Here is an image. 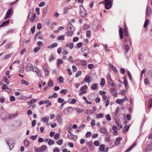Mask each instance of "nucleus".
<instances>
[{
  "label": "nucleus",
  "instance_id": "obj_46",
  "mask_svg": "<svg viewBox=\"0 0 152 152\" xmlns=\"http://www.w3.org/2000/svg\"><path fill=\"white\" fill-rule=\"evenodd\" d=\"M97 84L96 83L94 84L91 86V88L93 90H94L96 88Z\"/></svg>",
  "mask_w": 152,
  "mask_h": 152
},
{
  "label": "nucleus",
  "instance_id": "obj_56",
  "mask_svg": "<svg viewBox=\"0 0 152 152\" xmlns=\"http://www.w3.org/2000/svg\"><path fill=\"white\" fill-rule=\"evenodd\" d=\"M92 28L94 31H96L97 30L98 28L94 23L92 25Z\"/></svg>",
  "mask_w": 152,
  "mask_h": 152
},
{
  "label": "nucleus",
  "instance_id": "obj_33",
  "mask_svg": "<svg viewBox=\"0 0 152 152\" xmlns=\"http://www.w3.org/2000/svg\"><path fill=\"white\" fill-rule=\"evenodd\" d=\"M122 79L123 80V83L124 84L126 87H127L128 82L126 79L124 77H123Z\"/></svg>",
  "mask_w": 152,
  "mask_h": 152
},
{
  "label": "nucleus",
  "instance_id": "obj_42",
  "mask_svg": "<svg viewBox=\"0 0 152 152\" xmlns=\"http://www.w3.org/2000/svg\"><path fill=\"white\" fill-rule=\"evenodd\" d=\"M3 81L5 83L8 84H9L10 83L9 81L5 76H4L3 77Z\"/></svg>",
  "mask_w": 152,
  "mask_h": 152
},
{
  "label": "nucleus",
  "instance_id": "obj_16",
  "mask_svg": "<svg viewBox=\"0 0 152 152\" xmlns=\"http://www.w3.org/2000/svg\"><path fill=\"white\" fill-rule=\"evenodd\" d=\"M151 10L150 7L148 6L146 8V14L149 17L151 14Z\"/></svg>",
  "mask_w": 152,
  "mask_h": 152
},
{
  "label": "nucleus",
  "instance_id": "obj_3",
  "mask_svg": "<svg viewBox=\"0 0 152 152\" xmlns=\"http://www.w3.org/2000/svg\"><path fill=\"white\" fill-rule=\"evenodd\" d=\"M13 12V10L12 8H11L9 9L7 12L4 18L6 20L12 16Z\"/></svg>",
  "mask_w": 152,
  "mask_h": 152
},
{
  "label": "nucleus",
  "instance_id": "obj_44",
  "mask_svg": "<svg viewBox=\"0 0 152 152\" xmlns=\"http://www.w3.org/2000/svg\"><path fill=\"white\" fill-rule=\"evenodd\" d=\"M105 83V81L104 80V78H102L101 79V82L100 83V85L102 86H103L104 85Z\"/></svg>",
  "mask_w": 152,
  "mask_h": 152
},
{
  "label": "nucleus",
  "instance_id": "obj_18",
  "mask_svg": "<svg viewBox=\"0 0 152 152\" xmlns=\"http://www.w3.org/2000/svg\"><path fill=\"white\" fill-rule=\"evenodd\" d=\"M72 8V7L70 5L68 6L65 7L63 13L64 14H66L69 11V10L71 9Z\"/></svg>",
  "mask_w": 152,
  "mask_h": 152
},
{
  "label": "nucleus",
  "instance_id": "obj_60",
  "mask_svg": "<svg viewBox=\"0 0 152 152\" xmlns=\"http://www.w3.org/2000/svg\"><path fill=\"white\" fill-rule=\"evenodd\" d=\"M64 79L62 76H60L59 77V80L60 82L61 83H63L64 81Z\"/></svg>",
  "mask_w": 152,
  "mask_h": 152
},
{
  "label": "nucleus",
  "instance_id": "obj_48",
  "mask_svg": "<svg viewBox=\"0 0 152 152\" xmlns=\"http://www.w3.org/2000/svg\"><path fill=\"white\" fill-rule=\"evenodd\" d=\"M81 71H78L75 75V77L76 78H77L80 75H81Z\"/></svg>",
  "mask_w": 152,
  "mask_h": 152
},
{
  "label": "nucleus",
  "instance_id": "obj_12",
  "mask_svg": "<svg viewBox=\"0 0 152 152\" xmlns=\"http://www.w3.org/2000/svg\"><path fill=\"white\" fill-rule=\"evenodd\" d=\"M125 42L130 45H132L130 38L129 36H126L124 37Z\"/></svg>",
  "mask_w": 152,
  "mask_h": 152
},
{
  "label": "nucleus",
  "instance_id": "obj_57",
  "mask_svg": "<svg viewBox=\"0 0 152 152\" xmlns=\"http://www.w3.org/2000/svg\"><path fill=\"white\" fill-rule=\"evenodd\" d=\"M39 69L37 67H33L31 70L34 72H37Z\"/></svg>",
  "mask_w": 152,
  "mask_h": 152
},
{
  "label": "nucleus",
  "instance_id": "obj_43",
  "mask_svg": "<svg viewBox=\"0 0 152 152\" xmlns=\"http://www.w3.org/2000/svg\"><path fill=\"white\" fill-rule=\"evenodd\" d=\"M21 83L22 84H25L26 86H28V83L25 81V80H23L21 81Z\"/></svg>",
  "mask_w": 152,
  "mask_h": 152
},
{
  "label": "nucleus",
  "instance_id": "obj_7",
  "mask_svg": "<svg viewBox=\"0 0 152 152\" xmlns=\"http://www.w3.org/2000/svg\"><path fill=\"white\" fill-rule=\"evenodd\" d=\"M110 90L111 93L114 96L116 97L117 96V91L115 88L112 87L110 89Z\"/></svg>",
  "mask_w": 152,
  "mask_h": 152
},
{
  "label": "nucleus",
  "instance_id": "obj_40",
  "mask_svg": "<svg viewBox=\"0 0 152 152\" xmlns=\"http://www.w3.org/2000/svg\"><path fill=\"white\" fill-rule=\"evenodd\" d=\"M67 137L69 139L72 140H75V139L74 137V135L72 134H68Z\"/></svg>",
  "mask_w": 152,
  "mask_h": 152
},
{
  "label": "nucleus",
  "instance_id": "obj_45",
  "mask_svg": "<svg viewBox=\"0 0 152 152\" xmlns=\"http://www.w3.org/2000/svg\"><path fill=\"white\" fill-rule=\"evenodd\" d=\"M65 36L64 35H61L58 37V39L59 40H64V37Z\"/></svg>",
  "mask_w": 152,
  "mask_h": 152
},
{
  "label": "nucleus",
  "instance_id": "obj_50",
  "mask_svg": "<svg viewBox=\"0 0 152 152\" xmlns=\"http://www.w3.org/2000/svg\"><path fill=\"white\" fill-rule=\"evenodd\" d=\"M81 64L83 66H85L86 65V61L81 60L80 61Z\"/></svg>",
  "mask_w": 152,
  "mask_h": 152
},
{
  "label": "nucleus",
  "instance_id": "obj_32",
  "mask_svg": "<svg viewBox=\"0 0 152 152\" xmlns=\"http://www.w3.org/2000/svg\"><path fill=\"white\" fill-rule=\"evenodd\" d=\"M149 23V20L148 19H146L145 21V22L144 25V27L145 28H147V26L148 25Z\"/></svg>",
  "mask_w": 152,
  "mask_h": 152
},
{
  "label": "nucleus",
  "instance_id": "obj_54",
  "mask_svg": "<svg viewBox=\"0 0 152 152\" xmlns=\"http://www.w3.org/2000/svg\"><path fill=\"white\" fill-rule=\"evenodd\" d=\"M83 99L85 101L86 103L89 104H92V102H89L88 101L86 98V97L85 96L83 97Z\"/></svg>",
  "mask_w": 152,
  "mask_h": 152
},
{
  "label": "nucleus",
  "instance_id": "obj_41",
  "mask_svg": "<svg viewBox=\"0 0 152 152\" xmlns=\"http://www.w3.org/2000/svg\"><path fill=\"white\" fill-rule=\"evenodd\" d=\"M85 113L86 114L90 115L92 114L93 112L91 110L88 109L85 111Z\"/></svg>",
  "mask_w": 152,
  "mask_h": 152
},
{
  "label": "nucleus",
  "instance_id": "obj_30",
  "mask_svg": "<svg viewBox=\"0 0 152 152\" xmlns=\"http://www.w3.org/2000/svg\"><path fill=\"white\" fill-rule=\"evenodd\" d=\"M84 80L88 83H90L91 81V79L89 76L87 75L86 76L84 79Z\"/></svg>",
  "mask_w": 152,
  "mask_h": 152
},
{
  "label": "nucleus",
  "instance_id": "obj_34",
  "mask_svg": "<svg viewBox=\"0 0 152 152\" xmlns=\"http://www.w3.org/2000/svg\"><path fill=\"white\" fill-rule=\"evenodd\" d=\"M63 63V61L62 59H58L57 61V65L58 67Z\"/></svg>",
  "mask_w": 152,
  "mask_h": 152
},
{
  "label": "nucleus",
  "instance_id": "obj_1",
  "mask_svg": "<svg viewBox=\"0 0 152 152\" xmlns=\"http://www.w3.org/2000/svg\"><path fill=\"white\" fill-rule=\"evenodd\" d=\"M113 1L104 0L103 2L105 3V8L106 9L109 10L111 8L113 4Z\"/></svg>",
  "mask_w": 152,
  "mask_h": 152
},
{
  "label": "nucleus",
  "instance_id": "obj_21",
  "mask_svg": "<svg viewBox=\"0 0 152 152\" xmlns=\"http://www.w3.org/2000/svg\"><path fill=\"white\" fill-rule=\"evenodd\" d=\"M10 23V20H8L4 22L0 25V28L7 26Z\"/></svg>",
  "mask_w": 152,
  "mask_h": 152
},
{
  "label": "nucleus",
  "instance_id": "obj_10",
  "mask_svg": "<svg viewBox=\"0 0 152 152\" xmlns=\"http://www.w3.org/2000/svg\"><path fill=\"white\" fill-rule=\"evenodd\" d=\"M107 79L108 80V84L109 85L111 86H114V82L112 80V79L110 76H109L107 77Z\"/></svg>",
  "mask_w": 152,
  "mask_h": 152
},
{
  "label": "nucleus",
  "instance_id": "obj_2",
  "mask_svg": "<svg viewBox=\"0 0 152 152\" xmlns=\"http://www.w3.org/2000/svg\"><path fill=\"white\" fill-rule=\"evenodd\" d=\"M27 18L29 20H31L32 22H34L37 20V17L36 16L35 14L33 15L32 13H31V12L29 15L27 17Z\"/></svg>",
  "mask_w": 152,
  "mask_h": 152
},
{
  "label": "nucleus",
  "instance_id": "obj_19",
  "mask_svg": "<svg viewBox=\"0 0 152 152\" xmlns=\"http://www.w3.org/2000/svg\"><path fill=\"white\" fill-rule=\"evenodd\" d=\"M136 143L135 142H134L130 146L129 148H128L125 151V152H129L130 151L133 149V148L136 146Z\"/></svg>",
  "mask_w": 152,
  "mask_h": 152
},
{
  "label": "nucleus",
  "instance_id": "obj_59",
  "mask_svg": "<svg viewBox=\"0 0 152 152\" xmlns=\"http://www.w3.org/2000/svg\"><path fill=\"white\" fill-rule=\"evenodd\" d=\"M67 60L71 63H73L74 62V61L72 56H70L69 58L67 59Z\"/></svg>",
  "mask_w": 152,
  "mask_h": 152
},
{
  "label": "nucleus",
  "instance_id": "obj_15",
  "mask_svg": "<svg viewBox=\"0 0 152 152\" xmlns=\"http://www.w3.org/2000/svg\"><path fill=\"white\" fill-rule=\"evenodd\" d=\"M99 131L101 133L103 134H106L108 133L107 128L105 127L101 128L99 129Z\"/></svg>",
  "mask_w": 152,
  "mask_h": 152
},
{
  "label": "nucleus",
  "instance_id": "obj_47",
  "mask_svg": "<svg viewBox=\"0 0 152 152\" xmlns=\"http://www.w3.org/2000/svg\"><path fill=\"white\" fill-rule=\"evenodd\" d=\"M41 148L43 151L47 150L48 149L47 146L45 145H42Z\"/></svg>",
  "mask_w": 152,
  "mask_h": 152
},
{
  "label": "nucleus",
  "instance_id": "obj_27",
  "mask_svg": "<svg viewBox=\"0 0 152 152\" xmlns=\"http://www.w3.org/2000/svg\"><path fill=\"white\" fill-rule=\"evenodd\" d=\"M147 72L148 77L152 79V70H149L147 71Z\"/></svg>",
  "mask_w": 152,
  "mask_h": 152
},
{
  "label": "nucleus",
  "instance_id": "obj_39",
  "mask_svg": "<svg viewBox=\"0 0 152 152\" xmlns=\"http://www.w3.org/2000/svg\"><path fill=\"white\" fill-rule=\"evenodd\" d=\"M24 145L25 146L28 147L29 144V142L28 140H26L24 141Z\"/></svg>",
  "mask_w": 152,
  "mask_h": 152
},
{
  "label": "nucleus",
  "instance_id": "obj_58",
  "mask_svg": "<svg viewBox=\"0 0 152 152\" xmlns=\"http://www.w3.org/2000/svg\"><path fill=\"white\" fill-rule=\"evenodd\" d=\"M91 133L90 132H88L86 134V138H89L90 137L91 135Z\"/></svg>",
  "mask_w": 152,
  "mask_h": 152
},
{
  "label": "nucleus",
  "instance_id": "obj_4",
  "mask_svg": "<svg viewBox=\"0 0 152 152\" xmlns=\"http://www.w3.org/2000/svg\"><path fill=\"white\" fill-rule=\"evenodd\" d=\"M6 140L7 144L10 148V150H11V148L13 147L14 146L13 143L12 142L13 139H12L11 140H9L8 139H6Z\"/></svg>",
  "mask_w": 152,
  "mask_h": 152
},
{
  "label": "nucleus",
  "instance_id": "obj_63",
  "mask_svg": "<svg viewBox=\"0 0 152 152\" xmlns=\"http://www.w3.org/2000/svg\"><path fill=\"white\" fill-rule=\"evenodd\" d=\"M41 48L40 46H38L35 48L34 49V51L35 52H37L41 49Z\"/></svg>",
  "mask_w": 152,
  "mask_h": 152
},
{
  "label": "nucleus",
  "instance_id": "obj_38",
  "mask_svg": "<svg viewBox=\"0 0 152 152\" xmlns=\"http://www.w3.org/2000/svg\"><path fill=\"white\" fill-rule=\"evenodd\" d=\"M49 100H47L44 101H42L39 102V103L40 105H41L43 104L46 103L48 102H49Z\"/></svg>",
  "mask_w": 152,
  "mask_h": 152
},
{
  "label": "nucleus",
  "instance_id": "obj_52",
  "mask_svg": "<svg viewBox=\"0 0 152 152\" xmlns=\"http://www.w3.org/2000/svg\"><path fill=\"white\" fill-rule=\"evenodd\" d=\"M63 140L62 139H60L56 142L57 144L59 145H61L63 143Z\"/></svg>",
  "mask_w": 152,
  "mask_h": 152
},
{
  "label": "nucleus",
  "instance_id": "obj_17",
  "mask_svg": "<svg viewBox=\"0 0 152 152\" xmlns=\"http://www.w3.org/2000/svg\"><path fill=\"white\" fill-rule=\"evenodd\" d=\"M128 44H125L124 45V50L125 51V53H126L129 51L130 48L128 45Z\"/></svg>",
  "mask_w": 152,
  "mask_h": 152
},
{
  "label": "nucleus",
  "instance_id": "obj_55",
  "mask_svg": "<svg viewBox=\"0 0 152 152\" xmlns=\"http://www.w3.org/2000/svg\"><path fill=\"white\" fill-rule=\"evenodd\" d=\"M38 136L37 135H33L30 136V138L32 140H36L37 138V137Z\"/></svg>",
  "mask_w": 152,
  "mask_h": 152
},
{
  "label": "nucleus",
  "instance_id": "obj_11",
  "mask_svg": "<svg viewBox=\"0 0 152 152\" xmlns=\"http://www.w3.org/2000/svg\"><path fill=\"white\" fill-rule=\"evenodd\" d=\"M33 67V65L30 63L27 64L26 65V69L27 71H29L31 70L32 69Z\"/></svg>",
  "mask_w": 152,
  "mask_h": 152
},
{
  "label": "nucleus",
  "instance_id": "obj_6",
  "mask_svg": "<svg viewBox=\"0 0 152 152\" xmlns=\"http://www.w3.org/2000/svg\"><path fill=\"white\" fill-rule=\"evenodd\" d=\"M80 16L83 17L85 18L86 16L87 15L86 12L84 8H83L82 9H80Z\"/></svg>",
  "mask_w": 152,
  "mask_h": 152
},
{
  "label": "nucleus",
  "instance_id": "obj_28",
  "mask_svg": "<svg viewBox=\"0 0 152 152\" xmlns=\"http://www.w3.org/2000/svg\"><path fill=\"white\" fill-rule=\"evenodd\" d=\"M106 135L105 136V139L106 141L109 142L110 140V134L109 133L106 134Z\"/></svg>",
  "mask_w": 152,
  "mask_h": 152
},
{
  "label": "nucleus",
  "instance_id": "obj_14",
  "mask_svg": "<svg viewBox=\"0 0 152 152\" xmlns=\"http://www.w3.org/2000/svg\"><path fill=\"white\" fill-rule=\"evenodd\" d=\"M81 50L84 53H89L90 52L89 48L87 47H82L81 48Z\"/></svg>",
  "mask_w": 152,
  "mask_h": 152
},
{
  "label": "nucleus",
  "instance_id": "obj_62",
  "mask_svg": "<svg viewBox=\"0 0 152 152\" xmlns=\"http://www.w3.org/2000/svg\"><path fill=\"white\" fill-rule=\"evenodd\" d=\"M60 137V134H59L57 133L54 137V138L56 140L58 139Z\"/></svg>",
  "mask_w": 152,
  "mask_h": 152
},
{
  "label": "nucleus",
  "instance_id": "obj_22",
  "mask_svg": "<svg viewBox=\"0 0 152 152\" xmlns=\"http://www.w3.org/2000/svg\"><path fill=\"white\" fill-rule=\"evenodd\" d=\"M49 118L48 116L45 117L41 119V121H43L45 123H48V121H49Z\"/></svg>",
  "mask_w": 152,
  "mask_h": 152
},
{
  "label": "nucleus",
  "instance_id": "obj_51",
  "mask_svg": "<svg viewBox=\"0 0 152 152\" xmlns=\"http://www.w3.org/2000/svg\"><path fill=\"white\" fill-rule=\"evenodd\" d=\"M54 141L53 140L50 139L49 141H48V144L49 145H51L54 143Z\"/></svg>",
  "mask_w": 152,
  "mask_h": 152
},
{
  "label": "nucleus",
  "instance_id": "obj_29",
  "mask_svg": "<svg viewBox=\"0 0 152 152\" xmlns=\"http://www.w3.org/2000/svg\"><path fill=\"white\" fill-rule=\"evenodd\" d=\"M37 101V100L36 99H33L29 102H27V104L28 105H30V104H32Z\"/></svg>",
  "mask_w": 152,
  "mask_h": 152
},
{
  "label": "nucleus",
  "instance_id": "obj_24",
  "mask_svg": "<svg viewBox=\"0 0 152 152\" xmlns=\"http://www.w3.org/2000/svg\"><path fill=\"white\" fill-rule=\"evenodd\" d=\"M43 68L44 71V73L45 75H49V71L48 70L47 68H46L45 65H44L43 66Z\"/></svg>",
  "mask_w": 152,
  "mask_h": 152
},
{
  "label": "nucleus",
  "instance_id": "obj_23",
  "mask_svg": "<svg viewBox=\"0 0 152 152\" xmlns=\"http://www.w3.org/2000/svg\"><path fill=\"white\" fill-rule=\"evenodd\" d=\"M119 34L120 38L122 39L123 37V29L121 27L120 28L119 30Z\"/></svg>",
  "mask_w": 152,
  "mask_h": 152
},
{
  "label": "nucleus",
  "instance_id": "obj_64",
  "mask_svg": "<svg viewBox=\"0 0 152 152\" xmlns=\"http://www.w3.org/2000/svg\"><path fill=\"white\" fill-rule=\"evenodd\" d=\"M42 27V25L40 23H38L37 24V28L38 30L40 29Z\"/></svg>",
  "mask_w": 152,
  "mask_h": 152
},
{
  "label": "nucleus",
  "instance_id": "obj_53",
  "mask_svg": "<svg viewBox=\"0 0 152 152\" xmlns=\"http://www.w3.org/2000/svg\"><path fill=\"white\" fill-rule=\"evenodd\" d=\"M104 116V115L102 113H99L96 115V118H102Z\"/></svg>",
  "mask_w": 152,
  "mask_h": 152
},
{
  "label": "nucleus",
  "instance_id": "obj_49",
  "mask_svg": "<svg viewBox=\"0 0 152 152\" xmlns=\"http://www.w3.org/2000/svg\"><path fill=\"white\" fill-rule=\"evenodd\" d=\"M12 45V43H9L7 44L5 46V48L6 49H9L11 47V46Z\"/></svg>",
  "mask_w": 152,
  "mask_h": 152
},
{
  "label": "nucleus",
  "instance_id": "obj_31",
  "mask_svg": "<svg viewBox=\"0 0 152 152\" xmlns=\"http://www.w3.org/2000/svg\"><path fill=\"white\" fill-rule=\"evenodd\" d=\"M66 46L67 47L71 49H72L74 47V44L73 43H67L66 44Z\"/></svg>",
  "mask_w": 152,
  "mask_h": 152
},
{
  "label": "nucleus",
  "instance_id": "obj_61",
  "mask_svg": "<svg viewBox=\"0 0 152 152\" xmlns=\"http://www.w3.org/2000/svg\"><path fill=\"white\" fill-rule=\"evenodd\" d=\"M88 147L90 150L91 151H92L94 149L93 145L92 144V143H90L89 144Z\"/></svg>",
  "mask_w": 152,
  "mask_h": 152
},
{
  "label": "nucleus",
  "instance_id": "obj_36",
  "mask_svg": "<svg viewBox=\"0 0 152 152\" xmlns=\"http://www.w3.org/2000/svg\"><path fill=\"white\" fill-rule=\"evenodd\" d=\"M47 11V7H45L43 10V16L45 17L46 15V14Z\"/></svg>",
  "mask_w": 152,
  "mask_h": 152
},
{
  "label": "nucleus",
  "instance_id": "obj_37",
  "mask_svg": "<svg viewBox=\"0 0 152 152\" xmlns=\"http://www.w3.org/2000/svg\"><path fill=\"white\" fill-rule=\"evenodd\" d=\"M129 126H128L127 127L125 126L123 129V132L124 133L126 132L129 130Z\"/></svg>",
  "mask_w": 152,
  "mask_h": 152
},
{
  "label": "nucleus",
  "instance_id": "obj_9",
  "mask_svg": "<svg viewBox=\"0 0 152 152\" xmlns=\"http://www.w3.org/2000/svg\"><path fill=\"white\" fill-rule=\"evenodd\" d=\"M73 110V108L72 107H69L64 110V112L66 114L71 113Z\"/></svg>",
  "mask_w": 152,
  "mask_h": 152
},
{
  "label": "nucleus",
  "instance_id": "obj_20",
  "mask_svg": "<svg viewBox=\"0 0 152 152\" xmlns=\"http://www.w3.org/2000/svg\"><path fill=\"white\" fill-rule=\"evenodd\" d=\"M127 99L126 96H125V98L124 99H118L116 101V102L118 104H120L121 103L124 102L125 101V100Z\"/></svg>",
  "mask_w": 152,
  "mask_h": 152
},
{
  "label": "nucleus",
  "instance_id": "obj_25",
  "mask_svg": "<svg viewBox=\"0 0 152 152\" xmlns=\"http://www.w3.org/2000/svg\"><path fill=\"white\" fill-rule=\"evenodd\" d=\"M58 45V44L57 43H53L50 45L48 46V49L52 48L57 47Z\"/></svg>",
  "mask_w": 152,
  "mask_h": 152
},
{
  "label": "nucleus",
  "instance_id": "obj_26",
  "mask_svg": "<svg viewBox=\"0 0 152 152\" xmlns=\"http://www.w3.org/2000/svg\"><path fill=\"white\" fill-rule=\"evenodd\" d=\"M87 86H83L81 88L80 90L81 91L83 92L85 94L86 93L87 91H86V90L87 89Z\"/></svg>",
  "mask_w": 152,
  "mask_h": 152
},
{
  "label": "nucleus",
  "instance_id": "obj_13",
  "mask_svg": "<svg viewBox=\"0 0 152 152\" xmlns=\"http://www.w3.org/2000/svg\"><path fill=\"white\" fill-rule=\"evenodd\" d=\"M152 149V142H151L145 148V151L146 152L151 151Z\"/></svg>",
  "mask_w": 152,
  "mask_h": 152
},
{
  "label": "nucleus",
  "instance_id": "obj_35",
  "mask_svg": "<svg viewBox=\"0 0 152 152\" xmlns=\"http://www.w3.org/2000/svg\"><path fill=\"white\" fill-rule=\"evenodd\" d=\"M105 147V145L104 144H102L100 145L99 147V150L100 151H103Z\"/></svg>",
  "mask_w": 152,
  "mask_h": 152
},
{
  "label": "nucleus",
  "instance_id": "obj_5",
  "mask_svg": "<svg viewBox=\"0 0 152 152\" xmlns=\"http://www.w3.org/2000/svg\"><path fill=\"white\" fill-rule=\"evenodd\" d=\"M17 115L16 114H7L5 115L4 118L6 119H12Z\"/></svg>",
  "mask_w": 152,
  "mask_h": 152
},
{
  "label": "nucleus",
  "instance_id": "obj_8",
  "mask_svg": "<svg viewBox=\"0 0 152 152\" xmlns=\"http://www.w3.org/2000/svg\"><path fill=\"white\" fill-rule=\"evenodd\" d=\"M67 29L68 31H71L73 32L75 28V27L71 23H69L67 26Z\"/></svg>",
  "mask_w": 152,
  "mask_h": 152
}]
</instances>
